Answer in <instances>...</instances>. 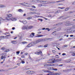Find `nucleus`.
I'll return each instance as SVG.
<instances>
[{"instance_id":"obj_1","label":"nucleus","mask_w":75,"mask_h":75,"mask_svg":"<svg viewBox=\"0 0 75 75\" xmlns=\"http://www.w3.org/2000/svg\"><path fill=\"white\" fill-rule=\"evenodd\" d=\"M49 61L51 62H47V63H49L46 64L44 66V67L46 68L47 67H54V64H52V63H54V62H55L54 61V60H52V59H50Z\"/></svg>"},{"instance_id":"obj_2","label":"nucleus","mask_w":75,"mask_h":75,"mask_svg":"<svg viewBox=\"0 0 75 75\" xmlns=\"http://www.w3.org/2000/svg\"><path fill=\"white\" fill-rule=\"evenodd\" d=\"M36 42V44H38L39 42H42L44 41V39H41L35 41Z\"/></svg>"},{"instance_id":"obj_3","label":"nucleus","mask_w":75,"mask_h":75,"mask_svg":"<svg viewBox=\"0 0 75 75\" xmlns=\"http://www.w3.org/2000/svg\"><path fill=\"white\" fill-rule=\"evenodd\" d=\"M43 0H42L40 1V3L41 4H42L43 3V4H47L48 3V1H43Z\"/></svg>"},{"instance_id":"obj_4","label":"nucleus","mask_w":75,"mask_h":75,"mask_svg":"<svg viewBox=\"0 0 75 75\" xmlns=\"http://www.w3.org/2000/svg\"><path fill=\"white\" fill-rule=\"evenodd\" d=\"M65 25H70L72 24H71V23H70V21H69L67 22Z\"/></svg>"},{"instance_id":"obj_5","label":"nucleus","mask_w":75,"mask_h":75,"mask_svg":"<svg viewBox=\"0 0 75 75\" xmlns=\"http://www.w3.org/2000/svg\"><path fill=\"white\" fill-rule=\"evenodd\" d=\"M26 7H31V4L27 3H25V6Z\"/></svg>"},{"instance_id":"obj_6","label":"nucleus","mask_w":75,"mask_h":75,"mask_svg":"<svg viewBox=\"0 0 75 75\" xmlns=\"http://www.w3.org/2000/svg\"><path fill=\"white\" fill-rule=\"evenodd\" d=\"M28 28V26H24L22 28L23 30H25V29H26V30H27Z\"/></svg>"},{"instance_id":"obj_7","label":"nucleus","mask_w":75,"mask_h":75,"mask_svg":"<svg viewBox=\"0 0 75 75\" xmlns=\"http://www.w3.org/2000/svg\"><path fill=\"white\" fill-rule=\"evenodd\" d=\"M53 60L54 61V62H59L60 61H62V59H54Z\"/></svg>"},{"instance_id":"obj_8","label":"nucleus","mask_w":75,"mask_h":75,"mask_svg":"<svg viewBox=\"0 0 75 75\" xmlns=\"http://www.w3.org/2000/svg\"><path fill=\"white\" fill-rule=\"evenodd\" d=\"M42 0H33V2H35L36 3H41V1Z\"/></svg>"},{"instance_id":"obj_9","label":"nucleus","mask_w":75,"mask_h":75,"mask_svg":"<svg viewBox=\"0 0 75 75\" xmlns=\"http://www.w3.org/2000/svg\"><path fill=\"white\" fill-rule=\"evenodd\" d=\"M38 7H42V6H44V7H45L47 6V5L43 4H38Z\"/></svg>"},{"instance_id":"obj_10","label":"nucleus","mask_w":75,"mask_h":75,"mask_svg":"<svg viewBox=\"0 0 75 75\" xmlns=\"http://www.w3.org/2000/svg\"><path fill=\"white\" fill-rule=\"evenodd\" d=\"M53 38H46L45 39H44V41H48V40H52Z\"/></svg>"},{"instance_id":"obj_11","label":"nucleus","mask_w":75,"mask_h":75,"mask_svg":"<svg viewBox=\"0 0 75 75\" xmlns=\"http://www.w3.org/2000/svg\"><path fill=\"white\" fill-rule=\"evenodd\" d=\"M6 19L7 20H8V21H10L11 20V18L10 17H9V16L6 17Z\"/></svg>"},{"instance_id":"obj_12","label":"nucleus","mask_w":75,"mask_h":75,"mask_svg":"<svg viewBox=\"0 0 75 75\" xmlns=\"http://www.w3.org/2000/svg\"><path fill=\"white\" fill-rule=\"evenodd\" d=\"M42 71H43V72H45V73L47 72V73H48V72H49V71H50L47 70L43 69L42 70Z\"/></svg>"},{"instance_id":"obj_13","label":"nucleus","mask_w":75,"mask_h":75,"mask_svg":"<svg viewBox=\"0 0 75 75\" xmlns=\"http://www.w3.org/2000/svg\"><path fill=\"white\" fill-rule=\"evenodd\" d=\"M52 52L54 54H56L57 53V52L54 50H52Z\"/></svg>"},{"instance_id":"obj_14","label":"nucleus","mask_w":75,"mask_h":75,"mask_svg":"<svg viewBox=\"0 0 75 75\" xmlns=\"http://www.w3.org/2000/svg\"><path fill=\"white\" fill-rule=\"evenodd\" d=\"M7 16L9 17H13V15L11 14L8 13L7 14Z\"/></svg>"},{"instance_id":"obj_15","label":"nucleus","mask_w":75,"mask_h":75,"mask_svg":"<svg viewBox=\"0 0 75 75\" xmlns=\"http://www.w3.org/2000/svg\"><path fill=\"white\" fill-rule=\"evenodd\" d=\"M32 46H33V45H32V43H31L27 46V47H31Z\"/></svg>"},{"instance_id":"obj_16","label":"nucleus","mask_w":75,"mask_h":75,"mask_svg":"<svg viewBox=\"0 0 75 75\" xmlns=\"http://www.w3.org/2000/svg\"><path fill=\"white\" fill-rule=\"evenodd\" d=\"M31 43L33 46V45H35L36 44H37V43L36 41H34L33 42H32Z\"/></svg>"},{"instance_id":"obj_17","label":"nucleus","mask_w":75,"mask_h":75,"mask_svg":"<svg viewBox=\"0 0 75 75\" xmlns=\"http://www.w3.org/2000/svg\"><path fill=\"white\" fill-rule=\"evenodd\" d=\"M26 73L27 74H29V75H30V71L28 70L26 72Z\"/></svg>"},{"instance_id":"obj_18","label":"nucleus","mask_w":75,"mask_h":75,"mask_svg":"<svg viewBox=\"0 0 75 75\" xmlns=\"http://www.w3.org/2000/svg\"><path fill=\"white\" fill-rule=\"evenodd\" d=\"M1 59H3L4 58L5 59H6V57L5 56H2L1 57Z\"/></svg>"},{"instance_id":"obj_19","label":"nucleus","mask_w":75,"mask_h":75,"mask_svg":"<svg viewBox=\"0 0 75 75\" xmlns=\"http://www.w3.org/2000/svg\"><path fill=\"white\" fill-rule=\"evenodd\" d=\"M11 20H12V21H16V20H17V19L13 18H11Z\"/></svg>"},{"instance_id":"obj_20","label":"nucleus","mask_w":75,"mask_h":75,"mask_svg":"<svg viewBox=\"0 0 75 75\" xmlns=\"http://www.w3.org/2000/svg\"><path fill=\"white\" fill-rule=\"evenodd\" d=\"M6 7V5H0V8Z\"/></svg>"},{"instance_id":"obj_21","label":"nucleus","mask_w":75,"mask_h":75,"mask_svg":"<svg viewBox=\"0 0 75 75\" xmlns=\"http://www.w3.org/2000/svg\"><path fill=\"white\" fill-rule=\"evenodd\" d=\"M37 53H37V54H39L40 53L41 55L42 56V52H41V51H40L39 52H38Z\"/></svg>"},{"instance_id":"obj_22","label":"nucleus","mask_w":75,"mask_h":75,"mask_svg":"<svg viewBox=\"0 0 75 75\" xmlns=\"http://www.w3.org/2000/svg\"><path fill=\"white\" fill-rule=\"evenodd\" d=\"M33 17L34 18H38V17H40V16L37 15H35L33 16Z\"/></svg>"},{"instance_id":"obj_23","label":"nucleus","mask_w":75,"mask_h":75,"mask_svg":"<svg viewBox=\"0 0 75 75\" xmlns=\"http://www.w3.org/2000/svg\"><path fill=\"white\" fill-rule=\"evenodd\" d=\"M35 71H30V75L32 74H35Z\"/></svg>"},{"instance_id":"obj_24","label":"nucleus","mask_w":75,"mask_h":75,"mask_svg":"<svg viewBox=\"0 0 75 75\" xmlns=\"http://www.w3.org/2000/svg\"><path fill=\"white\" fill-rule=\"evenodd\" d=\"M43 37V35H40L38 36H36V37Z\"/></svg>"},{"instance_id":"obj_25","label":"nucleus","mask_w":75,"mask_h":75,"mask_svg":"<svg viewBox=\"0 0 75 75\" xmlns=\"http://www.w3.org/2000/svg\"><path fill=\"white\" fill-rule=\"evenodd\" d=\"M33 18L32 17H29L27 18V20H31V19H32V18Z\"/></svg>"},{"instance_id":"obj_26","label":"nucleus","mask_w":75,"mask_h":75,"mask_svg":"<svg viewBox=\"0 0 75 75\" xmlns=\"http://www.w3.org/2000/svg\"><path fill=\"white\" fill-rule=\"evenodd\" d=\"M71 60L69 59V60H66V62H71Z\"/></svg>"},{"instance_id":"obj_27","label":"nucleus","mask_w":75,"mask_h":75,"mask_svg":"<svg viewBox=\"0 0 75 75\" xmlns=\"http://www.w3.org/2000/svg\"><path fill=\"white\" fill-rule=\"evenodd\" d=\"M71 17V16H67L66 17H65L64 18H63V19L64 20H65V19H66V18H69V17Z\"/></svg>"},{"instance_id":"obj_28","label":"nucleus","mask_w":75,"mask_h":75,"mask_svg":"<svg viewBox=\"0 0 75 75\" xmlns=\"http://www.w3.org/2000/svg\"><path fill=\"white\" fill-rule=\"evenodd\" d=\"M5 50L4 51V52H9V51L10 50L9 49H6V50Z\"/></svg>"},{"instance_id":"obj_29","label":"nucleus","mask_w":75,"mask_h":75,"mask_svg":"<svg viewBox=\"0 0 75 75\" xmlns=\"http://www.w3.org/2000/svg\"><path fill=\"white\" fill-rule=\"evenodd\" d=\"M69 8H66L65 9L64 11H68V10H69Z\"/></svg>"},{"instance_id":"obj_30","label":"nucleus","mask_w":75,"mask_h":75,"mask_svg":"<svg viewBox=\"0 0 75 75\" xmlns=\"http://www.w3.org/2000/svg\"><path fill=\"white\" fill-rule=\"evenodd\" d=\"M21 43L23 44H27V42H21Z\"/></svg>"},{"instance_id":"obj_31","label":"nucleus","mask_w":75,"mask_h":75,"mask_svg":"<svg viewBox=\"0 0 75 75\" xmlns=\"http://www.w3.org/2000/svg\"><path fill=\"white\" fill-rule=\"evenodd\" d=\"M33 26L31 25L28 28H29V29H31V28H33Z\"/></svg>"},{"instance_id":"obj_32","label":"nucleus","mask_w":75,"mask_h":75,"mask_svg":"<svg viewBox=\"0 0 75 75\" xmlns=\"http://www.w3.org/2000/svg\"><path fill=\"white\" fill-rule=\"evenodd\" d=\"M6 36H10V35H9V33H6Z\"/></svg>"},{"instance_id":"obj_33","label":"nucleus","mask_w":75,"mask_h":75,"mask_svg":"<svg viewBox=\"0 0 75 75\" xmlns=\"http://www.w3.org/2000/svg\"><path fill=\"white\" fill-rule=\"evenodd\" d=\"M38 20H39V21H40L41 22H42L43 20H42V19H38Z\"/></svg>"},{"instance_id":"obj_34","label":"nucleus","mask_w":75,"mask_h":75,"mask_svg":"<svg viewBox=\"0 0 75 75\" xmlns=\"http://www.w3.org/2000/svg\"><path fill=\"white\" fill-rule=\"evenodd\" d=\"M23 23L24 24H27V21H25L23 22Z\"/></svg>"},{"instance_id":"obj_35","label":"nucleus","mask_w":75,"mask_h":75,"mask_svg":"<svg viewBox=\"0 0 75 75\" xmlns=\"http://www.w3.org/2000/svg\"><path fill=\"white\" fill-rule=\"evenodd\" d=\"M60 73H55L54 74V75H60Z\"/></svg>"},{"instance_id":"obj_36","label":"nucleus","mask_w":75,"mask_h":75,"mask_svg":"<svg viewBox=\"0 0 75 75\" xmlns=\"http://www.w3.org/2000/svg\"><path fill=\"white\" fill-rule=\"evenodd\" d=\"M12 44H16V41H13L12 42Z\"/></svg>"},{"instance_id":"obj_37","label":"nucleus","mask_w":75,"mask_h":75,"mask_svg":"<svg viewBox=\"0 0 75 75\" xmlns=\"http://www.w3.org/2000/svg\"><path fill=\"white\" fill-rule=\"evenodd\" d=\"M54 69L53 67H50V70H52V71H53Z\"/></svg>"},{"instance_id":"obj_38","label":"nucleus","mask_w":75,"mask_h":75,"mask_svg":"<svg viewBox=\"0 0 75 75\" xmlns=\"http://www.w3.org/2000/svg\"><path fill=\"white\" fill-rule=\"evenodd\" d=\"M30 10H31V11H34V9L30 8Z\"/></svg>"},{"instance_id":"obj_39","label":"nucleus","mask_w":75,"mask_h":75,"mask_svg":"<svg viewBox=\"0 0 75 75\" xmlns=\"http://www.w3.org/2000/svg\"><path fill=\"white\" fill-rule=\"evenodd\" d=\"M48 45H44V48H46L47 47H48Z\"/></svg>"},{"instance_id":"obj_40","label":"nucleus","mask_w":75,"mask_h":75,"mask_svg":"<svg viewBox=\"0 0 75 75\" xmlns=\"http://www.w3.org/2000/svg\"><path fill=\"white\" fill-rule=\"evenodd\" d=\"M63 72H67V71H69V70H64L63 71Z\"/></svg>"},{"instance_id":"obj_41","label":"nucleus","mask_w":75,"mask_h":75,"mask_svg":"<svg viewBox=\"0 0 75 75\" xmlns=\"http://www.w3.org/2000/svg\"><path fill=\"white\" fill-rule=\"evenodd\" d=\"M18 11H19V12H22L23 11H22V10L21 9H19V10Z\"/></svg>"},{"instance_id":"obj_42","label":"nucleus","mask_w":75,"mask_h":75,"mask_svg":"<svg viewBox=\"0 0 75 75\" xmlns=\"http://www.w3.org/2000/svg\"><path fill=\"white\" fill-rule=\"evenodd\" d=\"M21 5H22V6H25V2L24 3H22L21 4Z\"/></svg>"},{"instance_id":"obj_43","label":"nucleus","mask_w":75,"mask_h":75,"mask_svg":"<svg viewBox=\"0 0 75 75\" xmlns=\"http://www.w3.org/2000/svg\"><path fill=\"white\" fill-rule=\"evenodd\" d=\"M20 51H18L16 52V53L17 54V55H18L19 54H20Z\"/></svg>"},{"instance_id":"obj_44","label":"nucleus","mask_w":75,"mask_h":75,"mask_svg":"<svg viewBox=\"0 0 75 75\" xmlns=\"http://www.w3.org/2000/svg\"><path fill=\"white\" fill-rule=\"evenodd\" d=\"M21 63H22V64H23L25 63V62H24V61L23 60H22L21 62Z\"/></svg>"},{"instance_id":"obj_45","label":"nucleus","mask_w":75,"mask_h":75,"mask_svg":"<svg viewBox=\"0 0 75 75\" xmlns=\"http://www.w3.org/2000/svg\"><path fill=\"white\" fill-rule=\"evenodd\" d=\"M1 38H5V36H1Z\"/></svg>"},{"instance_id":"obj_46","label":"nucleus","mask_w":75,"mask_h":75,"mask_svg":"<svg viewBox=\"0 0 75 75\" xmlns=\"http://www.w3.org/2000/svg\"><path fill=\"white\" fill-rule=\"evenodd\" d=\"M33 14H37V13L35 12H33Z\"/></svg>"},{"instance_id":"obj_47","label":"nucleus","mask_w":75,"mask_h":75,"mask_svg":"<svg viewBox=\"0 0 75 75\" xmlns=\"http://www.w3.org/2000/svg\"><path fill=\"white\" fill-rule=\"evenodd\" d=\"M2 20H5L3 19V18H0V21H2Z\"/></svg>"},{"instance_id":"obj_48","label":"nucleus","mask_w":75,"mask_h":75,"mask_svg":"<svg viewBox=\"0 0 75 75\" xmlns=\"http://www.w3.org/2000/svg\"><path fill=\"white\" fill-rule=\"evenodd\" d=\"M75 30H71V31H70V33H73V32H74Z\"/></svg>"},{"instance_id":"obj_49","label":"nucleus","mask_w":75,"mask_h":75,"mask_svg":"<svg viewBox=\"0 0 75 75\" xmlns=\"http://www.w3.org/2000/svg\"><path fill=\"white\" fill-rule=\"evenodd\" d=\"M60 1H56L55 2V3H59V2H60Z\"/></svg>"},{"instance_id":"obj_50","label":"nucleus","mask_w":75,"mask_h":75,"mask_svg":"<svg viewBox=\"0 0 75 75\" xmlns=\"http://www.w3.org/2000/svg\"><path fill=\"white\" fill-rule=\"evenodd\" d=\"M1 50H6V48H4V47H2L1 48Z\"/></svg>"},{"instance_id":"obj_51","label":"nucleus","mask_w":75,"mask_h":75,"mask_svg":"<svg viewBox=\"0 0 75 75\" xmlns=\"http://www.w3.org/2000/svg\"><path fill=\"white\" fill-rule=\"evenodd\" d=\"M53 69V71H58V69Z\"/></svg>"},{"instance_id":"obj_52","label":"nucleus","mask_w":75,"mask_h":75,"mask_svg":"<svg viewBox=\"0 0 75 75\" xmlns=\"http://www.w3.org/2000/svg\"><path fill=\"white\" fill-rule=\"evenodd\" d=\"M31 7L32 8H36V7L34 6H31Z\"/></svg>"},{"instance_id":"obj_53","label":"nucleus","mask_w":75,"mask_h":75,"mask_svg":"<svg viewBox=\"0 0 75 75\" xmlns=\"http://www.w3.org/2000/svg\"><path fill=\"white\" fill-rule=\"evenodd\" d=\"M63 48H65V47H67V45H65L63 46Z\"/></svg>"},{"instance_id":"obj_54","label":"nucleus","mask_w":75,"mask_h":75,"mask_svg":"<svg viewBox=\"0 0 75 75\" xmlns=\"http://www.w3.org/2000/svg\"><path fill=\"white\" fill-rule=\"evenodd\" d=\"M71 55H73V56H75V53H73L71 54Z\"/></svg>"},{"instance_id":"obj_55","label":"nucleus","mask_w":75,"mask_h":75,"mask_svg":"<svg viewBox=\"0 0 75 75\" xmlns=\"http://www.w3.org/2000/svg\"><path fill=\"white\" fill-rule=\"evenodd\" d=\"M29 14L31 15L33 14V12H30Z\"/></svg>"},{"instance_id":"obj_56","label":"nucleus","mask_w":75,"mask_h":75,"mask_svg":"<svg viewBox=\"0 0 75 75\" xmlns=\"http://www.w3.org/2000/svg\"><path fill=\"white\" fill-rule=\"evenodd\" d=\"M62 23H59L57 24V25H60V24H62Z\"/></svg>"},{"instance_id":"obj_57","label":"nucleus","mask_w":75,"mask_h":75,"mask_svg":"<svg viewBox=\"0 0 75 75\" xmlns=\"http://www.w3.org/2000/svg\"><path fill=\"white\" fill-rule=\"evenodd\" d=\"M46 30H47L48 31H50V29L47 28H46Z\"/></svg>"},{"instance_id":"obj_58","label":"nucleus","mask_w":75,"mask_h":75,"mask_svg":"<svg viewBox=\"0 0 75 75\" xmlns=\"http://www.w3.org/2000/svg\"><path fill=\"white\" fill-rule=\"evenodd\" d=\"M30 37H34V35H32V34H31L30 35Z\"/></svg>"},{"instance_id":"obj_59","label":"nucleus","mask_w":75,"mask_h":75,"mask_svg":"<svg viewBox=\"0 0 75 75\" xmlns=\"http://www.w3.org/2000/svg\"><path fill=\"white\" fill-rule=\"evenodd\" d=\"M22 58H25V56L24 55H22V57H21Z\"/></svg>"},{"instance_id":"obj_60","label":"nucleus","mask_w":75,"mask_h":75,"mask_svg":"<svg viewBox=\"0 0 75 75\" xmlns=\"http://www.w3.org/2000/svg\"><path fill=\"white\" fill-rule=\"evenodd\" d=\"M50 3H55V2L53 1L50 2Z\"/></svg>"},{"instance_id":"obj_61","label":"nucleus","mask_w":75,"mask_h":75,"mask_svg":"<svg viewBox=\"0 0 75 75\" xmlns=\"http://www.w3.org/2000/svg\"><path fill=\"white\" fill-rule=\"evenodd\" d=\"M47 69L48 70H50V67H47Z\"/></svg>"},{"instance_id":"obj_62","label":"nucleus","mask_w":75,"mask_h":75,"mask_svg":"<svg viewBox=\"0 0 75 75\" xmlns=\"http://www.w3.org/2000/svg\"><path fill=\"white\" fill-rule=\"evenodd\" d=\"M36 14H37V15H40V13H36Z\"/></svg>"},{"instance_id":"obj_63","label":"nucleus","mask_w":75,"mask_h":75,"mask_svg":"<svg viewBox=\"0 0 75 75\" xmlns=\"http://www.w3.org/2000/svg\"><path fill=\"white\" fill-rule=\"evenodd\" d=\"M62 55L63 56L65 55H66V54L64 53L62 54Z\"/></svg>"},{"instance_id":"obj_64","label":"nucleus","mask_w":75,"mask_h":75,"mask_svg":"<svg viewBox=\"0 0 75 75\" xmlns=\"http://www.w3.org/2000/svg\"><path fill=\"white\" fill-rule=\"evenodd\" d=\"M72 27H73V28H74L75 27V25H73V26H72Z\"/></svg>"}]
</instances>
